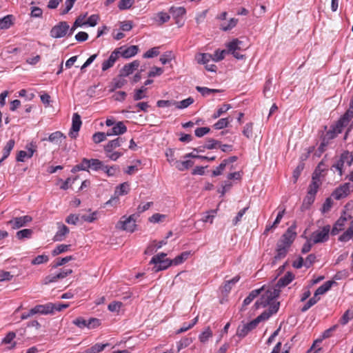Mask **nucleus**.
I'll return each instance as SVG.
<instances>
[{"label": "nucleus", "instance_id": "nucleus-57", "mask_svg": "<svg viewBox=\"0 0 353 353\" xmlns=\"http://www.w3.org/2000/svg\"><path fill=\"white\" fill-rule=\"evenodd\" d=\"M59 279H61L60 274L59 273L56 274H50L44 278L43 281V284L48 285L50 283L56 282Z\"/></svg>", "mask_w": 353, "mask_h": 353}, {"label": "nucleus", "instance_id": "nucleus-20", "mask_svg": "<svg viewBox=\"0 0 353 353\" xmlns=\"http://www.w3.org/2000/svg\"><path fill=\"white\" fill-rule=\"evenodd\" d=\"M66 136L60 131L51 133L48 138H43L42 141H48L54 144L59 145L62 140L65 139Z\"/></svg>", "mask_w": 353, "mask_h": 353}, {"label": "nucleus", "instance_id": "nucleus-17", "mask_svg": "<svg viewBox=\"0 0 353 353\" xmlns=\"http://www.w3.org/2000/svg\"><path fill=\"white\" fill-rule=\"evenodd\" d=\"M140 65V62L138 60H134L132 62L125 64L120 71V76L128 77L136 70Z\"/></svg>", "mask_w": 353, "mask_h": 353}, {"label": "nucleus", "instance_id": "nucleus-58", "mask_svg": "<svg viewBox=\"0 0 353 353\" xmlns=\"http://www.w3.org/2000/svg\"><path fill=\"white\" fill-rule=\"evenodd\" d=\"M80 215L76 214H70L65 218V222L68 224L77 225L80 220Z\"/></svg>", "mask_w": 353, "mask_h": 353}, {"label": "nucleus", "instance_id": "nucleus-49", "mask_svg": "<svg viewBox=\"0 0 353 353\" xmlns=\"http://www.w3.org/2000/svg\"><path fill=\"white\" fill-rule=\"evenodd\" d=\"M314 199L315 196L307 194L306 196L303 199L301 209L303 210L305 209H308L310 206L314 203Z\"/></svg>", "mask_w": 353, "mask_h": 353}, {"label": "nucleus", "instance_id": "nucleus-29", "mask_svg": "<svg viewBox=\"0 0 353 353\" xmlns=\"http://www.w3.org/2000/svg\"><path fill=\"white\" fill-rule=\"evenodd\" d=\"M212 59V55L208 53H199L196 56L198 63L206 65Z\"/></svg>", "mask_w": 353, "mask_h": 353}, {"label": "nucleus", "instance_id": "nucleus-19", "mask_svg": "<svg viewBox=\"0 0 353 353\" xmlns=\"http://www.w3.org/2000/svg\"><path fill=\"white\" fill-rule=\"evenodd\" d=\"M52 303H48L45 305H37L34 307L32 308V312L41 314H52L53 308Z\"/></svg>", "mask_w": 353, "mask_h": 353}, {"label": "nucleus", "instance_id": "nucleus-5", "mask_svg": "<svg viewBox=\"0 0 353 353\" xmlns=\"http://www.w3.org/2000/svg\"><path fill=\"white\" fill-rule=\"evenodd\" d=\"M331 234V227L326 225L313 232L310 239L314 244L326 242L329 239V234Z\"/></svg>", "mask_w": 353, "mask_h": 353}, {"label": "nucleus", "instance_id": "nucleus-4", "mask_svg": "<svg viewBox=\"0 0 353 353\" xmlns=\"http://www.w3.org/2000/svg\"><path fill=\"white\" fill-rule=\"evenodd\" d=\"M166 256L167 254L161 252L152 258L150 263L154 264V267L152 268L154 272H158L159 271L164 270L170 266L172 265V260L165 259Z\"/></svg>", "mask_w": 353, "mask_h": 353}, {"label": "nucleus", "instance_id": "nucleus-48", "mask_svg": "<svg viewBox=\"0 0 353 353\" xmlns=\"http://www.w3.org/2000/svg\"><path fill=\"white\" fill-rule=\"evenodd\" d=\"M212 332L211 331L210 327H208L205 329V330L199 335V340L201 343H205L208 341V339L212 337Z\"/></svg>", "mask_w": 353, "mask_h": 353}, {"label": "nucleus", "instance_id": "nucleus-30", "mask_svg": "<svg viewBox=\"0 0 353 353\" xmlns=\"http://www.w3.org/2000/svg\"><path fill=\"white\" fill-rule=\"evenodd\" d=\"M353 236V221L351 223L350 226L347 229V230L341 234L339 240L342 242L348 241Z\"/></svg>", "mask_w": 353, "mask_h": 353}, {"label": "nucleus", "instance_id": "nucleus-52", "mask_svg": "<svg viewBox=\"0 0 353 353\" xmlns=\"http://www.w3.org/2000/svg\"><path fill=\"white\" fill-rule=\"evenodd\" d=\"M134 0H120L118 4V8L120 10L129 9L132 7Z\"/></svg>", "mask_w": 353, "mask_h": 353}, {"label": "nucleus", "instance_id": "nucleus-62", "mask_svg": "<svg viewBox=\"0 0 353 353\" xmlns=\"http://www.w3.org/2000/svg\"><path fill=\"white\" fill-rule=\"evenodd\" d=\"M49 257L47 255L41 254L36 256L31 262L32 265H39L48 261Z\"/></svg>", "mask_w": 353, "mask_h": 353}, {"label": "nucleus", "instance_id": "nucleus-61", "mask_svg": "<svg viewBox=\"0 0 353 353\" xmlns=\"http://www.w3.org/2000/svg\"><path fill=\"white\" fill-rule=\"evenodd\" d=\"M73 259L72 256H67L62 259H57V262L52 265V268H57Z\"/></svg>", "mask_w": 353, "mask_h": 353}, {"label": "nucleus", "instance_id": "nucleus-25", "mask_svg": "<svg viewBox=\"0 0 353 353\" xmlns=\"http://www.w3.org/2000/svg\"><path fill=\"white\" fill-rule=\"evenodd\" d=\"M240 276H236L230 280L225 281L222 287V291L226 294L229 293L233 286L239 281Z\"/></svg>", "mask_w": 353, "mask_h": 353}, {"label": "nucleus", "instance_id": "nucleus-16", "mask_svg": "<svg viewBox=\"0 0 353 353\" xmlns=\"http://www.w3.org/2000/svg\"><path fill=\"white\" fill-rule=\"evenodd\" d=\"M351 218V215H349L348 216H340L334 224L333 228L331 230V234L333 236L338 234L340 231L343 230L347 221Z\"/></svg>", "mask_w": 353, "mask_h": 353}, {"label": "nucleus", "instance_id": "nucleus-23", "mask_svg": "<svg viewBox=\"0 0 353 353\" xmlns=\"http://www.w3.org/2000/svg\"><path fill=\"white\" fill-rule=\"evenodd\" d=\"M294 279V275L291 272H288L286 274L280 278L277 281L276 285V288H281L287 286L290 284Z\"/></svg>", "mask_w": 353, "mask_h": 353}, {"label": "nucleus", "instance_id": "nucleus-31", "mask_svg": "<svg viewBox=\"0 0 353 353\" xmlns=\"http://www.w3.org/2000/svg\"><path fill=\"white\" fill-rule=\"evenodd\" d=\"M194 165V162L190 160H186L183 161H177L175 163V167L179 171H184L189 169Z\"/></svg>", "mask_w": 353, "mask_h": 353}, {"label": "nucleus", "instance_id": "nucleus-7", "mask_svg": "<svg viewBox=\"0 0 353 353\" xmlns=\"http://www.w3.org/2000/svg\"><path fill=\"white\" fill-rule=\"evenodd\" d=\"M70 32V26L66 21H60L50 30V36L55 39L65 37Z\"/></svg>", "mask_w": 353, "mask_h": 353}, {"label": "nucleus", "instance_id": "nucleus-59", "mask_svg": "<svg viewBox=\"0 0 353 353\" xmlns=\"http://www.w3.org/2000/svg\"><path fill=\"white\" fill-rule=\"evenodd\" d=\"M230 123L228 118L220 119L216 123L214 124V128L216 130L223 129L228 125Z\"/></svg>", "mask_w": 353, "mask_h": 353}, {"label": "nucleus", "instance_id": "nucleus-55", "mask_svg": "<svg viewBox=\"0 0 353 353\" xmlns=\"http://www.w3.org/2000/svg\"><path fill=\"white\" fill-rule=\"evenodd\" d=\"M228 52L226 50H217L214 52V54L212 55V60H214L216 62L220 61L224 59L225 55Z\"/></svg>", "mask_w": 353, "mask_h": 353}, {"label": "nucleus", "instance_id": "nucleus-10", "mask_svg": "<svg viewBox=\"0 0 353 353\" xmlns=\"http://www.w3.org/2000/svg\"><path fill=\"white\" fill-rule=\"evenodd\" d=\"M353 190V185L350 183H345L337 188L334 192L332 196L336 200L346 197Z\"/></svg>", "mask_w": 353, "mask_h": 353}, {"label": "nucleus", "instance_id": "nucleus-11", "mask_svg": "<svg viewBox=\"0 0 353 353\" xmlns=\"http://www.w3.org/2000/svg\"><path fill=\"white\" fill-rule=\"evenodd\" d=\"M32 220V217L28 215L15 217L8 222L14 230L26 226L28 223Z\"/></svg>", "mask_w": 353, "mask_h": 353}, {"label": "nucleus", "instance_id": "nucleus-12", "mask_svg": "<svg viewBox=\"0 0 353 353\" xmlns=\"http://www.w3.org/2000/svg\"><path fill=\"white\" fill-rule=\"evenodd\" d=\"M256 326L257 325L254 321V320L251 321L249 323L239 325L237 327L236 334L240 338H244L245 336L248 334L250 332L255 329Z\"/></svg>", "mask_w": 353, "mask_h": 353}, {"label": "nucleus", "instance_id": "nucleus-22", "mask_svg": "<svg viewBox=\"0 0 353 353\" xmlns=\"http://www.w3.org/2000/svg\"><path fill=\"white\" fill-rule=\"evenodd\" d=\"M125 141L122 137H117L115 139L110 141L105 146L104 150L106 153H110L112 150L121 145L122 143Z\"/></svg>", "mask_w": 353, "mask_h": 353}, {"label": "nucleus", "instance_id": "nucleus-60", "mask_svg": "<svg viewBox=\"0 0 353 353\" xmlns=\"http://www.w3.org/2000/svg\"><path fill=\"white\" fill-rule=\"evenodd\" d=\"M192 342V339L191 338L184 337L181 339V340L177 344L178 351L188 347Z\"/></svg>", "mask_w": 353, "mask_h": 353}, {"label": "nucleus", "instance_id": "nucleus-21", "mask_svg": "<svg viewBox=\"0 0 353 353\" xmlns=\"http://www.w3.org/2000/svg\"><path fill=\"white\" fill-rule=\"evenodd\" d=\"M123 49L119 50V54L123 58L128 59L136 55L139 52V47L137 46H130L126 48L122 46Z\"/></svg>", "mask_w": 353, "mask_h": 353}, {"label": "nucleus", "instance_id": "nucleus-44", "mask_svg": "<svg viewBox=\"0 0 353 353\" xmlns=\"http://www.w3.org/2000/svg\"><path fill=\"white\" fill-rule=\"evenodd\" d=\"M196 90L199 92H200L203 97L208 96V95H210V94H212V93H216V92H220L219 90L210 89V88H206V87H201V86H196Z\"/></svg>", "mask_w": 353, "mask_h": 353}, {"label": "nucleus", "instance_id": "nucleus-53", "mask_svg": "<svg viewBox=\"0 0 353 353\" xmlns=\"http://www.w3.org/2000/svg\"><path fill=\"white\" fill-rule=\"evenodd\" d=\"M157 17L158 19H156V21L159 23V25H162V24L168 22L170 19V15L163 12H160L157 13Z\"/></svg>", "mask_w": 353, "mask_h": 353}, {"label": "nucleus", "instance_id": "nucleus-43", "mask_svg": "<svg viewBox=\"0 0 353 353\" xmlns=\"http://www.w3.org/2000/svg\"><path fill=\"white\" fill-rule=\"evenodd\" d=\"M170 12L172 14L173 17L179 18L184 15L186 11L183 7H171L170 9Z\"/></svg>", "mask_w": 353, "mask_h": 353}, {"label": "nucleus", "instance_id": "nucleus-37", "mask_svg": "<svg viewBox=\"0 0 353 353\" xmlns=\"http://www.w3.org/2000/svg\"><path fill=\"white\" fill-rule=\"evenodd\" d=\"M90 168L94 171H98L103 169V163L101 161L97 159H89Z\"/></svg>", "mask_w": 353, "mask_h": 353}, {"label": "nucleus", "instance_id": "nucleus-34", "mask_svg": "<svg viewBox=\"0 0 353 353\" xmlns=\"http://www.w3.org/2000/svg\"><path fill=\"white\" fill-rule=\"evenodd\" d=\"M108 343L101 344V343H96L91 347L85 350L84 353H99L102 352L105 347L108 346Z\"/></svg>", "mask_w": 353, "mask_h": 353}, {"label": "nucleus", "instance_id": "nucleus-45", "mask_svg": "<svg viewBox=\"0 0 353 353\" xmlns=\"http://www.w3.org/2000/svg\"><path fill=\"white\" fill-rule=\"evenodd\" d=\"M341 157L344 163H346L348 166H350L353 163V153L350 152L349 151L343 152Z\"/></svg>", "mask_w": 353, "mask_h": 353}, {"label": "nucleus", "instance_id": "nucleus-38", "mask_svg": "<svg viewBox=\"0 0 353 353\" xmlns=\"http://www.w3.org/2000/svg\"><path fill=\"white\" fill-rule=\"evenodd\" d=\"M102 170L107 174L108 176H113L119 172V168L117 165L108 167V165H103Z\"/></svg>", "mask_w": 353, "mask_h": 353}, {"label": "nucleus", "instance_id": "nucleus-50", "mask_svg": "<svg viewBox=\"0 0 353 353\" xmlns=\"http://www.w3.org/2000/svg\"><path fill=\"white\" fill-rule=\"evenodd\" d=\"M352 319H353V310H347L343 314L339 321L344 325H346Z\"/></svg>", "mask_w": 353, "mask_h": 353}, {"label": "nucleus", "instance_id": "nucleus-26", "mask_svg": "<svg viewBox=\"0 0 353 353\" xmlns=\"http://www.w3.org/2000/svg\"><path fill=\"white\" fill-rule=\"evenodd\" d=\"M335 282L334 281H327L325 282L322 285L319 287L315 291L314 294L316 296H319L327 292L332 288V285L334 284Z\"/></svg>", "mask_w": 353, "mask_h": 353}, {"label": "nucleus", "instance_id": "nucleus-15", "mask_svg": "<svg viewBox=\"0 0 353 353\" xmlns=\"http://www.w3.org/2000/svg\"><path fill=\"white\" fill-rule=\"evenodd\" d=\"M123 47L115 49L110 54L108 59L104 61L102 63V70L105 71L112 67L119 58V50H122Z\"/></svg>", "mask_w": 353, "mask_h": 353}, {"label": "nucleus", "instance_id": "nucleus-2", "mask_svg": "<svg viewBox=\"0 0 353 353\" xmlns=\"http://www.w3.org/2000/svg\"><path fill=\"white\" fill-rule=\"evenodd\" d=\"M353 117L352 110H347L345 113L339 119L336 124L326 133L327 140L334 139L338 134L341 133L344 127L347 126L350 121Z\"/></svg>", "mask_w": 353, "mask_h": 353}, {"label": "nucleus", "instance_id": "nucleus-32", "mask_svg": "<svg viewBox=\"0 0 353 353\" xmlns=\"http://www.w3.org/2000/svg\"><path fill=\"white\" fill-rule=\"evenodd\" d=\"M190 255V252H183L181 254L176 256L174 259H172V265H178L183 263L189 256Z\"/></svg>", "mask_w": 353, "mask_h": 353}, {"label": "nucleus", "instance_id": "nucleus-51", "mask_svg": "<svg viewBox=\"0 0 353 353\" xmlns=\"http://www.w3.org/2000/svg\"><path fill=\"white\" fill-rule=\"evenodd\" d=\"M165 156L167 157L168 161L172 165H175V163L177 161V160L174 157V150L172 148L167 149L165 152Z\"/></svg>", "mask_w": 353, "mask_h": 353}, {"label": "nucleus", "instance_id": "nucleus-13", "mask_svg": "<svg viewBox=\"0 0 353 353\" xmlns=\"http://www.w3.org/2000/svg\"><path fill=\"white\" fill-rule=\"evenodd\" d=\"M81 124L82 122L80 115L78 113H74L72 116V128L69 132V136L72 139L77 138Z\"/></svg>", "mask_w": 353, "mask_h": 353}, {"label": "nucleus", "instance_id": "nucleus-36", "mask_svg": "<svg viewBox=\"0 0 353 353\" xmlns=\"http://www.w3.org/2000/svg\"><path fill=\"white\" fill-rule=\"evenodd\" d=\"M243 42L241 41H239V39H233L231 42H230L228 45H227V47H228V52H234L235 50H241V46L240 45Z\"/></svg>", "mask_w": 353, "mask_h": 353}, {"label": "nucleus", "instance_id": "nucleus-56", "mask_svg": "<svg viewBox=\"0 0 353 353\" xmlns=\"http://www.w3.org/2000/svg\"><path fill=\"white\" fill-rule=\"evenodd\" d=\"M59 279H61L60 274L59 273L56 274H50L44 278L43 281V284L48 285L50 283L56 282Z\"/></svg>", "mask_w": 353, "mask_h": 353}, {"label": "nucleus", "instance_id": "nucleus-18", "mask_svg": "<svg viewBox=\"0 0 353 353\" xmlns=\"http://www.w3.org/2000/svg\"><path fill=\"white\" fill-rule=\"evenodd\" d=\"M127 127L124 125L123 122H117L112 128L109 129L106 132L108 137L114 135H121L126 132Z\"/></svg>", "mask_w": 353, "mask_h": 353}, {"label": "nucleus", "instance_id": "nucleus-40", "mask_svg": "<svg viewBox=\"0 0 353 353\" xmlns=\"http://www.w3.org/2000/svg\"><path fill=\"white\" fill-rule=\"evenodd\" d=\"M320 299V297L316 296L314 294V296L308 300V301L304 305V306L301 309L302 312H305L308 310L312 306L316 304Z\"/></svg>", "mask_w": 353, "mask_h": 353}, {"label": "nucleus", "instance_id": "nucleus-33", "mask_svg": "<svg viewBox=\"0 0 353 353\" xmlns=\"http://www.w3.org/2000/svg\"><path fill=\"white\" fill-rule=\"evenodd\" d=\"M85 17V15L84 16H79L75 21L74 22L72 28L70 29V32L68 34V35H71L73 34L74 31L79 27H81L84 25H85V21H84V18Z\"/></svg>", "mask_w": 353, "mask_h": 353}, {"label": "nucleus", "instance_id": "nucleus-64", "mask_svg": "<svg viewBox=\"0 0 353 353\" xmlns=\"http://www.w3.org/2000/svg\"><path fill=\"white\" fill-rule=\"evenodd\" d=\"M166 216L165 214L155 213L152 216L149 218V221L153 223H157L159 222H162Z\"/></svg>", "mask_w": 353, "mask_h": 353}, {"label": "nucleus", "instance_id": "nucleus-1", "mask_svg": "<svg viewBox=\"0 0 353 353\" xmlns=\"http://www.w3.org/2000/svg\"><path fill=\"white\" fill-rule=\"evenodd\" d=\"M294 230L295 226H291L288 228L286 232L277 241L276 254L274 256L272 265H275L278 261L283 259L286 256L291 245L296 236V233Z\"/></svg>", "mask_w": 353, "mask_h": 353}, {"label": "nucleus", "instance_id": "nucleus-42", "mask_svg": "<svg viewBox=\"0 0 353 353\" xmlns=\"http://www.w3.org/2000/svg\"><path fill=\"white\" fill-rule=\"evenodd\" d=\"M12 15H7L0 19V30L8 29L11 26L12 23Z\"/></svg>", "mask_w": 353, "mask_h": 353}, {"label": "nucleus", "instance_id": "nucleus-35", "mask_svg": "<svg viewBox=\"0 0 353 353\" xmlns=\"http://www.w3.org/2000/svg\"><path fill=\"white\" fill-rule=\"evenodd\" d=\"M194 100L192 97H188L184 100H182L181 101H175V106L178 109H184L188 108L189 105L192 104L194 103Z\"/></svg>", "mask_w": 353, "mask_h": 353}, {"label": "nucleus", "instance_id": "nucleus-39", "mask_svg": "<svg viewBox=\"0 0 353 353\" xmlns=\"http://www.w3.org/2000/svg\"><path fill=\"white\" fill-rule=\"evenodd\" d=\"M71 245L60 244L57 245L52 251V256H55L61 253L65 252L70 250Z\"/></svg>", "mask_w": 353, "mask_h": 353}, {"label": "nucleus", "instance_id": "nucleus-24", "mask_svg": "<svg viewBox=\"0 0 353 353\" xmlns=\"http://www.w3.org/2000/svg\"><path fill=\"white\" fill-rule=\"evenodd\" d=\"M14 144H15V141L14 139H10L9 140L6 146L4 147L3 150V157L2 158L0 159V164L6 159L8 157V156L10 155V152L12 151V150L13 149L14 146Z\"/></svg>", "mask_w": 353, "mask_h": 353}, {"label": "nucleus", "instance_id": "nucleus-8", "mask_svg": "<svg viewBox=\"0 0 353 353\" xmlns=\"http://www.w3.org/2000/svg\"><path fill=\"white\" fill-rule=\"evenodd\" d=\"M280 306L279 302H273L270 305H269V308L267 310L263 312L259 316H258L254 321L258 325V324L263 321L268 320L272 314H276Z\"/></svg>", "mask_w": 353, "mask_h": 353}, {"label": "nucleus", "instance_id": "nucleus-27", "mask_svg": "<svg viewBox=\"0 0 353 353\" xmlns=\"http://www.w3.org/2000/svg\"><path fill=\"white\" fill-rule=\"evenodd\" d=\"M263 290V287L260 289L254 290L250 292L248 296L244 299L243 306L249 305L256 296H258L261 291Z\"/></svg>", "mask_w": 353, "mask_h": 353}, {"label": "nucleus", "instance_id": "nucleus-63", "mask_svg": "<svg viewBox=\"0 0 353 353\" xmlns=\"http://www.w3.org/2000/svg\"><path fill=\"white\" fill-rule=\"evenodd\" d=\"M129 191V185L128 183H121L119 186L117 188L116 193H118L119 195H125L127 194Z\"/></svg>", "mask_w": 353, "mask_h": 353}, {"label": "nucleus", "instance_id": "nucleus-28", "mask_svg": "<svg viewBox=\"0 0 353 353\" xmlns=\"http://www.w3.org/2000/svg\"><path fill=\"white\" fill-rule=\"evenodd\" d=\"M318 181L319 179L316 178V176H312V181L308 187L307 194L315 196L319 187Z\"/></svg>", "mask_w": 353, "mask_h": 353}, {"label": "nucleus", "instance_id": "nucleus-9", "mask_svg": "<svg viewBox=\"0 0 353 353\" xmlns=\"http://www.w3.org/2000/svg\"><path fill=\"white\" fill-rule=\"evenodd\" d=\"M37 146L35 143L31 142L26 145L27 151L20 150L16 157L17 161L24 162L26 158H31L37 151Z\"/></svg>", "mask_w": 353, "mask_h": 353}, {"label": "nucleus", "instance_id": "nucleus-47", "mask_svg": "<svg viewBox=\"0 0 353 353\" xmlns=\"http://www.w3.org/2000/svg\"><path fill=\"white\" fill-rule=\"evenodd\" d=\"M107 137H108L107 132H98L93 134L92 139L95 143H99L105 141Z\"/></svg>", "mask_w": 353, "mask_h": 353}, {"label": "nucleus", "instance_id": "nucleus-3", "mask_svg": "<svg viewBox=\"0 0 353 353\" xmlns=\"http://www.w3.org/2000/svg\"><path fill=\"white\" fill-rule=\"evenodd\" d=\"M281 290L279 288H276V285L274 288L268 289L260 298L259 300L256 301L254 303L256 308H259L260 307H265L267 305H270L274 301V299L278 298L280 295Z\"/></svg>", "mask_w": 353, "mask_h": 353}, {"label": "nucleus", "instance_id": "nucleus-46", "mask_svg": "<svg viewBox=\"0 0 353 353\" xmlns=\"http://www.w3.org/2000/svg\"><path fill=\"white\" fill-rule=\"evenodd\" d=\"M72 323L79 328H83L85 327L89 328V325L90 324V322H89V320L87 321L84 319L83 317H78L73 320Z\"/></svg>", "mask_w": 353, "mask_h": 353}, {"label": "nucleus", "instance_id": "nucleus-14", "mask_svg": "<svg viewBox=\"0 0 353 353\" xmlns=\"http://www.w3.org/2000/svg\"><path fill=\"white\" fill-rule=\"evenodd\" d=\"M57 231L53 237L54 241H63L66 235L69 234V228L61 222L57 223Z\"/></svg>", "mask_w": 353, "mask_h": 353}, {"label": "nucleus", "instance_id": "nucleus-54", "mask_svg": "<svg viewBox=\"0 0 353 353\" xmlns=\"http://www.w3.org/2000/svg\"><path fill=\"white\" fill-rule=\"evenodd\" d=\"M32 234L31 229H23L17 232L16 236L19 239H23L24 238H30Z\"/></svg>", "mask_w": 353, "mask_h": 353}, {"label": "nucleus", "instance_id": "nucleus-41", "mask_svg": "<svg viewBox=\"0 0 353 353\" xmlns=\"http://www.w3.org/2000/svg\"><path fill=\"white\" fill-rule=\"evenodd\" d=\"M232 106L230 104L225 103L221 108H219L212 116V118L216 119L221 117L223 113H225L228 111Z\"/></svg>", "mask_w": 353, "mask_h": 353}, {"label": "nucleus", "instance_id": "nucleus-6", "mask_svg": "<svg viewBox=\"0 0 353 353\" xmlns=\"http://www.w3.org/2000/svg\"><path fill=\"white\" fill-rule=\"evenodd\" d=\"M136 215L132 214L129 216H123L117 223L116 228L129 232H133L136 229Z\"/></svg>", "mask_w": 353, "mask_h": 353}]
</instances>
